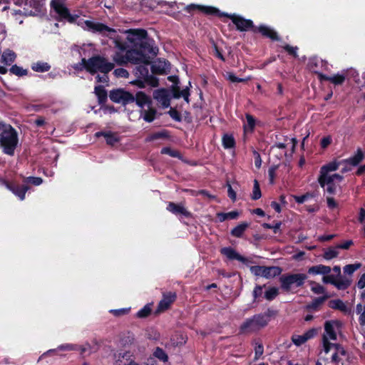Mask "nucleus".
<instances>
[{
  "label": "nucleus",
  "mask_w": 365,
  "mask_h": 365,
  "mask_svg": "<svg viewBox=\"0 0 365 365\" xmlns=\"http://www.w3.org/2000/svg\"><path fill=\"white\" fill-rule=\"evenodd\" d=\"M339 166V163L331 162L322 167L320 175L318 178V182L322 187L329 194H334L339 184L343 180V177L339 174H331L336 171Z\"/></svg>",
  "instance_id": "obj_1"
},
{
  "label": "nucleus",
  "mask_w": 365,
  "mask_h": 365,
  "mask_svg": "<svg viewBox=\"0 0 365 365\" xmlns=\"http://www.w3.org/2000/svg\"><path fill=\"white\" fill-rule=\"evenodd\" d=\"M0 147L3 152L9 155H14L19 139L16 130L9 124L0 121Z\"/></svg>",
  "instance_id": "obj_2"
},
{
  "label": "nucleus",
  "mask_w": 365,
  "mask_h": 365,
  "mask_svg": "<svg viewBox=\"0 0 365 365\" xmlns=\"http://www.w3.org/2000/svg\"><path fill=\"white\" fill-rule=\"evenodd\" d=\"M341 322L338 320L327 321L324 324V333L322 337L323 351L328 354L331 347L338 349L342 353L341 346L337 344L331 343L329 340H336L337 334L340 333Z\"/></svg>",
  "instance_id": "obj_3"
},
{
  "label": "nucleus",
  "mask_w": 365,
  "mask_h": 365,
  "mask_svg": "<svg viewBox=\"0 0 365 365\" xmlns=\"http://www.w3.org/2000/svg\"><path fill=\"white\" fill-rule=\"evenodd\" d=\"M81 61L85 68L92 74L98 71L106 74L114 68L113 63L108 62L107 59L99 56L92 57L88 60L83 58Z\"/></svg>",
  "instance_id": "obj_4"
},
{
  "label": "nucleus",
  "mask_w": 365,
  "mask_h": 365,
  "mask_svg": "<svg viewBox=\"0 0 365 365\" xmlns=\"http://www.w3.org/2000/svg\"><path fill=\"white\" fill-rule=\"evenodd\" d=\"M270 319L266 315H255L246 319L240 327V334H250L265 327Z\"/></svg>",
  "instance_id": "obj_5"
},
{
  "label": "nucleus",
  "mask_w": 365,
  "mask_h": 365,
  "mask_svg": "<svg viewBox=\"0 0 365 365\" xmlns=\"http://www.w3.org/2000/svg\"><path fill=\"white\" fill-rule=\"evenodd\" d=\"M295 138H286L283 142H275V155L279 159L288 160L292 158L296 146Z\"/></svg>",
  "instance_id": "obj_6"
},
{
  "label": "nucleus",
  "mask_w": 365,
  "mask_h": 365,
  "mask_svg": "<svg viewBox=\"0 0 365 365\" xmlns=\"http://www.w3.org/2000/svg\"><path fill=\"white\" fill-rule=\"evenodd\" d=\"M307 276L304 274H296L288 276H282L280 277L282 287L284 290H291L294 287L302 285Z\"/></svg>",
  "instance_id": "obj_7"
},
{
  "label": "nucleus",
  "mask_w": 365,
  "mask_h": 365,
  "mask_svg": "<svg viewBox=\"0 0 365 365\" xmlns=\"http://www.w3.org/2000/svg\"><path fill=\"white\" fill-rule=\"evenodd\" d=\"M51 6L61 19H66L69 22L75 21L77 16L74 17L70 14L63 0H52Z\"/></svg>",
  "instance_id": "obj_8"
},
{
  "label": "nucleus",
  "mask_w": 365,
  "mask_h": 365,
  "mask_svg": "<svg viewBox=\"0 0 365 365\" xmlns=\"http://www.w3.org/2000/svg\"><path fill=\"white\" fill-rule=\"evenodd\" d=\"M109 97L113 102L123 105L134 102L135 101V97L131 93L120 89L111 91Z\"/></svg>",
  "instance_id": "obj_9"
},
{
  "label": "nucleus",
  "mask_w": 365,
  "mask_h": 365,
  "mask_svg": "<svg viewBox=\"0 0 365 365\" xmlns=\"http://www.w3.org/2000/svg\"><path fill=\"white\" fill-rule=\"evenodd\" d=\"M128 63L134 64L143 63L148 65L150 63V56L137 49H130L128 51Z\"/></svg>",
  "instance_id": "obj_10"
},
{
  "label": "nucleus",
  "mask_w": 365,
  "mask_h": 365,
  "mask_svg": "<svg viewBox=\"0 0 365 365\" xmlns=\"http://www.w3.org/2000/svg\"><path fill=\"white\" fill-rule=\"evenodd\" d=\"M227 16L232 20V23L236 26L237 29L240 31H252L255 28L252 21L245 19L243 17L236 15L230 14Z\"/></svg>",
  "instance_id": "obj_11"
},
{
  "label": "nucleus",
  "mask_w": 365,
  "mask_h": 365,
  "mask_svg": "<svg viewBox=\"0 0 365 365\" xmlns=\"http://www.w3.org/2000/svg\"><path fill=\"white\" fill-rule=\"evenodd\" d=\"M126 33L128 34V41L135 44H140L146 38L148 34L144 29H130Z\"/></svg>",
  "instance_id": "obj_12"
},
{
  "label": "nucleus",
  "mask_w": 365,
  "mask_h": 365,
  "mask_svg": "<svg viewBox=\"0 0 365 365\" xmlns=\"http://www.w3.org/2000/svg\"><path fill=\"white\" fill-rule=\"evenodd\" d=\"M153 98L164 108H168L170 104L169 92L165 89L156 90L153 93Z\"/></svg>",
  "instance_id": "obj_13"
},
{
  "label": "nucleus",
  "mask_w": 365,
  "mask_h": 365,
  "mask_svg": "<svg viewBox=\"0 0 365 365\" xmlns=\"http://www.w3.org/2000/svg\"><path fill=\"white\" fill-rule=\"evenodd\" d=\"M115 357V365H139L134 361L130 351L120 352Z\"/></svg>",
  "instance_id": "obj_14"
},
{
  "label": "nucleus",
  "mask_w": 365,
  "mask_h": 365,
  "mask_svg": "<svg viewBox=\"0 0 365 365\" xmlns=\"http://www.w3.org/2000/svg\"><path fill=\"white\" fill-rule=\"evenodd\" d=\"M176 295L175 293L169 292L163 294V298L158 304V312H163L168 309L172 303L175 300Z\"/></svg>",
  "instance_id": "obj_15"
},
{
  "label": "nucleus",
  "mask_w": 365,
  "mask_h": 365,
  "mask_svg": "<svg viewBox=\"0 0 365 365\" xmlns=\"http://www.w3.org/2000/svg\"><path fill=\"white\" fill-rule=\"evenodd\" d=\"M141 51L146 53L148 56L150 54L152 56L157 55L158 52V47L153 45V41L145 38L140 44Z\"/></svg>",
  "instance_id": "obj_16"
},
{
  "label": "nucleus",
  "mask_w": 365,
  "mask_h": 365,
  "mask_svg": "<svg viewBox=\"0 0 365 365\" xmlns=\"http://www.w3.org/2000/svg\"><path fill=\"white\" fill-rule=\"evenodd\" d=\"M221 253L231 260H238L242 263L248 262V259L240 255L237 252L231 247H225L221 250Z\"/></svg>",
  "instance_id": "obj_17"
},
{
  "label": "nucleus",
  "mask_w": 365,
  "mask_h": 365,
  "mask_svg": "<svg viewBox=\"0 0 365 365\" xmlns=\"http://www.w3.org/2000/svg\"><path fill=\"white\" fill-rule=\"evenodd\" d=\"M170 63L164 59H158L152 65V71L155 73L163 74L170 69Z\"/></svg>",
  "instance_id": "obj_18"
},
{
  "label": "nucleus",
  "mask_w": 365,
  "mask_h": 365,
  "mask_svg": "<svg viewBox=\"0 0 365 365\" xmlns=\"http://www.w3.org/2000/svg\"><path fill=\"white\" fill-rule=\"evenodd\" d=\"M4 184L9 190L18 196L21 200L25 198V194L28 190V187L26 185L19 186L14 184H10L7 182H5Z\"/></svg>",
  "instance_id": "obj_19"
},
{
  "label": "nucleus",
  "mask_w": 365,
  "mask_h": 365,
  "mask_svg": "<svg viewBox=\"0 0 365 365\" xmlns=\"http://www.w3.org/2000/svg\"><path fill=\"white\" fill-rule=\"evenodd\" d=\"M272 267L252 266L250 267L251 272L255 276L269 278L271 276Z\"/></svg>",
  "instance_id": "obj_20"
},
{
  "label": "nucleus",
  "mask_w": 365,
  "mask_h": 365,
  "mask_svg": "<svg viewBox=\"0 0 365 365\" xmlns=\"http://www.w3.org/2000/svg\"><path fill=\"white\" fill-rule=\"evenodd\" d=\"M85 25L89 31H98L101 33L105 31H115L113 29H110L103 24L93 22L91 21H86Z\"/></svg>",
  "instance_id": "obj_21"
},
{
  "label": "nucleus",
  "mask_w": 365,
  "mask_h": 365,
  "mask_svg": "<svg viewBox=\"0 0 365 365\" xmlns=\"http://www.w3.org/2000/svg\"><path fill=\"white\" fill-rule=\"evenodd\" d=\"M134 101L136 102V104L140 106L142 110L144 109L145 106L148 107L152 106V101L150 98L142 91L136 93Z\"/></svg>",
  "instance_id": "obj_22"
},
{
  "label": "nucleus",
  "mask_w": 365,
  "mask_h": 365,
  "mask_svg": "<svg viewBox=\"0 0 365 365\" xmlns=\"http://www.w3.org/2000/svg\"><path fill=\"white\" fill-rule=\"evenodd\" d=\"M346 77L345 72L341 73H336L333 76H322V78L324 80L328 81L334 85H341Z\"/></svg>",
  "instance_id": "obj_23"
},
{
  "label": "nucleus",
  "mask_w": 365,
  "mask_h": 365,
  "mask_svg": "<svg viewBox=\"0 0 365 365\" xmlns=\"http://www.w3.org/2000/svg\"><path fill=\"white\" fill-rule=\"evenodd\" d=\"M364 158V154L361 149L359 148L353 156L345 160V163L352 166H356L363 160Z\"/></svg>",
  "instance_id": "obj_24"
},
{
  "label": "nucleus",
  "mask_w": 365,
  "mask_h": 365,
  "mask_svg": "<svg viewBox=\"0 0 365 365\" xmlns=\"http://www.w3.org/2000/svg\"><path fill=\"white\" fill-rule=\"evenodd\" d=\"M168 210L175 214V215H182L185 216L189 215V212L186 210V209L181 205H177L173 202H170L167 207Z\"/></svg>",
  "instance_id": "obj_25"
},
{
  "label": "nucleus",
  "mask_w": 365,
  "mask_h": 365,
  "mask_svg": "<svg viewBox=\"0 0 365 365\" xmlns=\"http://www.w3.org/2000/svg\"><path fill=\"white\" fill-rule=\"evenodd\" d=\"M156 114V110L150 106L147 108H144L141 110V116L147 122H152Z\"/></svg>",
  "instance_id": "obj_26"
},
{
  "label": "nucleus",
  "mask_w": 365,
  "mask_h": 365,
  "mask_svg": "<svg viewBox=\"0 0 365 365\" xmlns=\"http://www.w3.org/2000/svg\"><path fill=\"white\" fill-rule=\"evenodd\" d=\"M331 272L330 267L323 264H319L310 267L308 270L309 274H327Z\"/></svg>",
  "instance_id": "obj_27"
},
{
  "label": "nucleus",
  "mask_w": 365,
  "mask_h": 365,
  "mask_svg": "<svg viewBox=\"0 0 365 365\" xmlns=\"http://www.w3.org/2000/svg\"><path fill=\"white\" fill-rule=\"evenodd\" d=\"M16 53L10 50L6 49L1 55V62L6 65H11L16 59Z\"/></svg>",
  "instance_id": "obj_28"
},
{
  "label": "nucleus",
  "mask_w": 365,
  "mask_h": 365,
  "mask_svg": "<svg viewBox=\"0 0 365 365\" xmlns=\"http://www.w3.org/2000/svg\"><path fill=\"white\" fill-rule=\"evenodd\" d=\"M173 97L179 98L182 97L187 103H189V90L187 88L180 91L179 87L174 86L173 88Z\"/></svg>",
  "instance_id": "obj_29"
},
{
  "label": "nucleus",
  "mask_w": 365,
  "mask_h": 365,
  "mask_svg": "<svg viewBox=\"0 0 365 365\" xmlns=\"http://www.w3.org/2000/svg\"><path fill=\"white\" fill-rule=\"evenodd\" d=\"M113 60L118 65L121 66L127 64L128 63V51L125 54H123V52H116L113 56Z\"/></svg>",
  "instance_id": "obj_30"
},
{
  "label": "nucleus",
  "mask_w": 365,
  "mask_h": 365,
  "mask_svg": "<svg viewBox=\"0 0 365 365\" xmlns=\"http://www.w3.org/2000/svg\"><path fill=\"white\" fill-rule=\"evenodd\" d=\"M192 9H197L200 11L209 14H212L217 12V9L212 6H203L200 5L191 4L187 7V9L188 11H190Z\"/></svg>",
  "instance_id": "obj_31"
},
{
  "label": "nucleus",
  "mask_w": 365,
  "mask_h": 365,
  "mask_svg": "<svg viewBox=\"0 0 365 365\" xmlns=\"http://www.w3.org/2000/svg\"><path fill=\"white\" fill-rule=\"evenodd\" d=\"M217 216L220 222H223L227 220H233L237 218L239 216V212L237 211H232L227 213L219 212L217 214Z\"/></svg>",
  "instance_id": "obj_32"
},
{
  "label": "nucleus",
  "mask_w": 365,
  "mask_h": 365,
  "mask_svg": "<svg viewBox=\"0 0 365 365\" xmlns=\"http://www.w3.org/2000/svg\"><path fill=\"white\" fill-rule=\"evenodd\" d=\"M248 227V224L243 222L235 227L231 232L232 235L236 237H240L242 235L243 232Z\"/></svg>",
  "instance_id": "obj_33"
},
{
  "label": "nucleus",
  "mask_w": 365,
  "mask_h": 365,
  "mask_svg": "<svg viewBox=\"0 0 365 365\" xmlns=\"http://www.w3.org/2000/svg\"><path fill=\"white\" fill-rule=\"evenodd\" d=\"M135 341V340L134 335L129 332L124 334V336L121 339V344L124 346H134Z\"/></svg>",
  "instance_id": "obj_34"
},
{
  "label": "nucleus",
  "mask_w": 365,
  "mask_h": 365,
  "mask_svg": "<svg viewBox=\"0 0 365 365\" xmlns=\"http://www.w3.org/2000/svg\"><path fill=\"white\" fill-rule=\"evenodd\" d=\"M339 255V251H338V247H330V248H328L327 250H326L324 252V258L327 259V260H330L333 258H335L338 256Z\"/></svg>",
  "instance_id": "obj_35"
},
{
  "label": "nucleus",
  "mask_w": 365,
  "mask_h": 365,
  "mask_svg": "<svg viewBox=\"0 0 365 365\" xmlns=\"http://www.w3.org/2000/svg\"><path fill=\"white\" fill-rule=\"evenodd\" d=\"M76 349H77L76 345L70 344L61 345V346H58V348L56 349V350H61V351H71V350H76ZM54 351H56V349H50L48 351L45 352L41 356V357L46 356L48 353H51V352H54Z\"/></svg>",
  "instance_id": "obj_36"
},
{
  "label": "nucleus",
  "mask_w": 365,
  "mask_h": 365,
  "mask_svg": "<svg viewBox=\"0 0 365 365\" xmlns=\"http://www.w3.org/2000/svg\"><path fill=\"white\" fill-rule=\"evenodd\" d=\"M97 137L98 136H104L106 139V142L108 144L113 145L118 141V138L111 133H103V132H98L96 133Z\"/></svg>",
  "instance_id": "obj_37"
},
{
  "label": "nucleus",
  "mask_w": 365,
  "mask_h": 365,
  "mask_svg": "<svg viewBox=\"0 0 365 365\" xmlns=\"http://www.w3.org/2000/svg\"><path fill=\"white\" fill-rule=\"evenodd\" d=\"M246 119L247 123L244 125L245 132H252L255 125V120L254 118L250 114L246 115Z\"/></svg>",
  "instance_id": "obj_38"
},
{
  "label": "nucleus",
  "mask_w": 365,
  "mask_h": 365,
  "mask_svg": "<svg viewBox=\"0 0 365 365\" xmlns=\"http://www.w3.org/2000/svg\"><path fill=\"white\" fill-rule=\"evenodd\" d=\"M253 32H255V33L259 32L263 36L269 37L271 38H274V35H273L272 31L271 29H269V28L264 26H259L258 28H255V27L254 29H253Z\"/></svg>",
  "instance_id": "obj_39"
},
{
  "label": "nucleus",
  "mask_w": 365,
  "mask_h": 365,
  "mask_svg": "<svg viewBox=\"0 0 365 365\" xmlns=\"http://www.w3.org/2000/svg\"><path fill=\"white\" fill-rule=\"evenodd\" d=\"M161 153L168 155L173 158H177L182 160V155L180 152H178L177 150H173L168 147L163 148L161 150Z\"/></svg>",
  "instance_id": "obj_40"
},
{
  "label": "nucleus",
  "mask_w": 365,
  "mask_h": 365,
  "mask_svg": "<svg viewBox=\"0 0 365 365\" xmlns=\"http://www.w3.org/2000/svg\"><path fill=\"white\" fill-rule=\"evenodd\" d=\"M146 66L147 65L136 67L135 75L142 78L148 77L149 71Z\"/></svg>",
  "instance_id": "obj_41"
},
{
  "label": "nucleus",
  "mask_w": 365,
  "mask_h": 365,
  "mask_svg": "<svg viewBox=\"0 0 365 365\" xmlns=\"http://www.w3.org/2000/svg\"><path fill=\"white\" fill-rule=\"evenodd\" d=\"M222 143L225 148H231L235 145L234 138L230 135H225L222 138Z\"/></svg>",
  "instance_id": "obj_42"
},
{
  "label": "nucleus",
  "mask_w": 365,
  "mask_h": 365,
  "mask_svg": "<svg viewBox=\"0 0 365 365\" xmlns=\"http://www.w3.org/2000/svg\"><path fill=\"white\" fill-rule=\"evenodd\" d=\"M341 349L343 351L342 353H341L338 350V349H335L334 347H331L329 351H332L333 352L332 355H331V360H332V361L338 362L341 359V356H344L345 354V351H344L343 347H341Z\"/></svg>",
  "instance_id": "obj_43"
},
{
  "label": "nucleus",
  "mask_w": 365,
  "mask_h": 365,
  "mask_svg": "<svg viewBox=\"0 0 365 365\" xmlns=\"http://www.w3.org/2000/svg\"><path fill=\"white\" fill-rule=\"evenodd\" d=\"M80 351V354L83 356H89L93 353L91 346L88 344H83L79 347L77 346V349Z\"/></svg>",
  "instance_id": "obj_44"
},
{
  "label": "nucleus",
  "mask_w": 365,
  "mask_h": 365,
  "mask_svg": "<svg viewBox=\"0 0 365 365\" xmlns=\"http://www.w3.org/2000/svg\"><path fill=\"white\" fill-rule=\"evenodd\" d=\"M95 93L98 97L100 101H105L107 97V93L105 89L101 86L95 87Z\"/></svg>",
  "instance_id": "obj_45"
},
{
  "label": "nucleus",
  "mask_w": 365,
  "mask_h": 365,
  "mask_svg": "<svg viewBox=\"0 0 365 365\" xmlns=\"http://www.w3.org/2000/svg\"><path fill=\"white\" fill-rule=\"evenodd\" d=\"M10 72L18 76H23L27 74V71L17 65H14L10 68Z\"/></svg>",
  "instance_id": "obj_46"
},
{
  "label": "nucleus",
  "mask_w": 365,
  "mask_h": 365,
  "mask_svg": "<svg viewBox=\"0 0 365 365\" xmlns=\"http://www.w3.org/2000/svg\"><path fill=\"white\" fill-rule=\"evenodd\" d=\"M153 355L158 358V359L165 362L168 359V356L167 354L161 349V348H156L155 350Z\"/></svg>",
  "instance_id": "obj_47"
},
{
  "label": "nucleus",
  "mask_w": 365,
  "mask_h": 365,
  "mask_svg": "<svg viewBox=\"0 0 365 365\" xmlns=\"http://www.w3.org/2000/svg\"><path fill=\"white\" fill-rule=\"evenodd\" d=\"M310 285H311V290L314 293H315L317 294H321L325 293V289H324V287L322 286L321 284L316 283L314 282H311Z\"/></svg>",
  "instance_id": "obj_48"
},
{
  "label": "nucleus",
  "mask_w": 365,
  "mask_h": 365,
  "mask_svg": "<svg viewBox=\"0 0 365 365\" xmlns=\"http://www.w3.org/2000/svg\"><path fill=\"white\" fill-rule=\"evenodd\" d=\"M32 68L38 72H43L48 71L50 66L47 63H36L32 66Z\"/></svg>",
  "instance_id": "obj_49"
},
{
  "label": "nucleus",
  "mask_w": 365,
  "mask_h": 365,
  "mask_svg": "<svg viewBox=\"0 0 365 365\" xmlns=\"http://www.w3.org/2000/svg\"><path fill=\"white\" fill-rule=\"evenodd\" d=\"M261 197V191L259 189V185L257 180H254V187L252 194V200H258Z\"/></svg>",
  "instance_id": "obj_50"
},
{
  "label": "nucleus",
  "mask_w": 365,
  "mask_h": 365,
  "mask_svg": "<svg viewBox=\"0 0 365 365\" xmlns=\"http://www.w3.org/2000/svg\"><path fill=\"white\" fill-rule=\"evenodd\" d=\"M360 264H348L344 267V272L345 274H353L357 269L360 267Z\"/></svg>",
  "instance_id": "obj_51"
},
{
  "label": "nucleus",
  "mask_w": 365,
  "mask_h": 365,
  "mask_svg": "<svg viewBox=\"0 0 365 365\" xmlns=\"http://www.w3.org/2000/svg\"><path fill=\"white\" fill-rule=\"evenodd\" d=\"M225 78L227 80H229L230 81L232 82V83L245 82V81H246L247 80V79H245V78H237L234 73H230V72L226 73Z\"/></svg>",
  "instance_id": "obj_52"
},
{
  "label": "nucleus",
  "mask_w": 365,
  "mask_h": 365,
  "mask_svg": "<svg viewBox=\"0 0 365 365\" xmlns=\"http://www.w3.org/2000/svg\"><path fill=\"white\" fill-rule=\"evenodd\" d=\"M151 312V308L148 305H145L142 309H140L138 314L137 316L139 318H144L148 317Z\"/></svg>",
  "instance_id": "obj_53"
},
{
  "label": "nucleus",
  "mask_w": 365,
  "mask_h": 365,
  "mask_svg": "<svg viewBox=\"0 0 365 365\" xmlns=\"http://www.w3.org/2000/svg\"><path fill=\"white\" fill-rule=\"evenodd\" d=\"M338 289H345L349 285V282L348 280H343L341 278H336V283L334 284Z\"/></svg>",
  "instance_id": "obj_54"
},
{
  "label": "nucleus",
  "mask_w": 365,
  "mask_h": 365,
  "mask_svg": "<svg viewBox=\"0 0 365 365\" xmlns=\"http://www.w3.org/2000/svg\"><path fill=\"white\" fill-rule=\"evenodd\" d=\"M113 74L118 78H128L129 76L128 71L122 68L115 69Z\"/></svg>",
  "instance_id": "obj_55"
},
{
  "label": "nucleus",
  "mask_w": 365,
  "mask_h": 365,
  "mask_svg": "<svg viewBox=\"0 0 365 365\" xmlns=\"http://www.w3.org/2000/svg\"><path fill=\"white\" fill-rule=\"evenodd\" d=\"M292 340L297 346H300L306 342V339L303 335H294L292 337Z\"/></svg>",
  "instance_id": "obj_56"
},
{
  "label": "nucleus",
  "mask_w": 365,
  "mask_h": 365,
  "mask_svg": "<svg viewBox=\"0 0 365 365\" xmlns=\"http://www.w3.org/2000/svg\"><path fill=\"white\" fill-rule=\"evenodd\" d=\"M313 195L310 193H306L305 195L301 196H293L297 202L302 204L307 200L309 198L312 197Z\"/></svg>",
  "instance_id": "obj_57"
},
{
  "label": "nucleus",
  "mask_w": 365,
  "mask_h": 365,
  "mask_svg": "<svg viewBox=\"0 0 365 365\" xmlns=\"http://www.w3.org/2000/svg\"><path fill=\"white\" fill-rule=\"evenodd\" d=\"M284 48L286 50V51L293 56L294 57H297V51L298 50V48L297 47H293V46H290L289 45H286Z\"/></svg>",
  "instance_id": "obj_58"
},
{
  "label": "nucleus",
  "mask_w": 365,
  "mask_h": 365,
  "mask_svg": "<svg viewBox=\"0 0 365 365\" xmlns=\"http://www.w3.org/2000/svg\"><path fill=\"white\" fill-rule=\"evenodd\" d=\"M337 277H334V275H325L323 277V282L324 283H330L331 284H334L336 283V279Z\"/></svg>",
  "instance_id": "obj_59"
},
{
  "label": "nucleus",
  "mask_w": 365,
  "mask_h": 365,
  "mask_svg": "<svg viewBox=\"0 0 365 365\" xmlns=\"http://www.w3.org/2000/svg\"><path fill=\"white\" fill-rule=\"evenodd\" d=\"M263 287L262 286H257L253 291V296L255 299L261 297L262 294Z\"/></svg>",
  "instance_id": "obj_60"
},
{
  "label": "nucleus",
  "mask_w": 365,
  "mask_h": 365,
  "mask_svg": "<svg viewBox=\"0 0 365 365\" xmlns=\"http://www.w3.org/2000/svg\"><path fill=\"white\" fill-rule=\"evenodd\" d=\"M28 182L35 185H39L42 183L43 180L41 178H35V177H31L28 178Z\"/></svg>",
  "instance_id": "obj_61"
},
{
  "label": "nucleus",
  "mask_w": 365,
  "mask_h": 365,
  "mask_svg": "<svg viewBox=\"0 0 365 365\" xmlns=\"http://www.w3.org/2000/svg\"><path fill=\"white\" fill-rule=\"evenodd\" d=\"M331 143V138L329 136L325 137L321 140V145L323 148H327Z\"/></svg>",
  "instance_id": "obj_62"
},
{
  "label": "nucleus",
  "mask_w": 365,
  "mask_h": 365,
  "mask_svg": "<svg viewBox=\"0 0 365 365\" xmlns=\"http://www.w3.org/2000/svg\"><path fill=\"white\" fill-rule=\"evenodd\" d=\"M254 156H255V166L259 168L261 166V163H262L260 155L257 152L254 151Z\"/></svg>",
  "instance_id": "obj_63"
},
{
  "label": "nucleus",
  "mask_w": 365,
  "mask_h": 365,
  "mask_svg": "<svg viewBox=\"0 0 365 365\" xmlns=\"http://www.w3.org/2000/svg\"><path fill=\"white\" fill-rule=\"evenodd\" d=\"M357 287L359 289H363L365 287V273L361 275L359 280L358 281Z\"/></svg>",
  "instance_id": "obj_64"
}]
</instances>
